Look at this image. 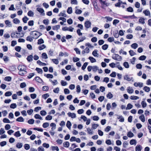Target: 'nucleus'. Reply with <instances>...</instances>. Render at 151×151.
I'll return each mask as SVG.
<instances>
[{
    "label": "nucleus",
    "mask_w": 151,
    "mask_h": 151,
    "mask_svg": "<svg viewBox=\"0 0 151 151\" xmlns=\"http://www.w3.org/2000/svg\"><path fill=\"white\" fill-rule=\"evenodd\" d=\"M97 51L96 50H94L92 52V55L95 57H98V54L97 52Z\"/></svg>",
    "instance_id": "bf43d9fd"
},
{
    "label": "nucleus",
    "mask_w": 151,
    "mask_h": 151,
    "mask_svg": "<svg viewBox=\"0 0 151 151\" xmlns=\"http://www.w3.org/2000/svg\"><path fill=\"white\" fill-rule=\"evenodd\" d=\"M137 143L135 139H132L130 141V144L131 145H136Z\"/></svg>",
    "instance_id": "7c9ffc66"
},
{
    "label": "nucleus",
    "mask_w": 151,
    "mask_h": 151,
    "mask_svg": "<svg viewBox=\"0 0 151 151\" xmlns=\"http://www.w3.org/2000/svg\"><path fill=\"white\" fill-rule=\"evenodd\" d=\"M12 80V78L10 76H6L4 80L7 81H10Z\"/></svg>",
    "instance_id": "09e8293b"
},
{
    "label": "nucleus",
    "mask_w": 151,
    "mask_h": 151,
    "mask_svg": "<svg viewBox=\"0 0 151 151\" xmlns=\"http://www.w3.org/2000/svg\"><path fill=\"white\" fill-rule=\"evenodd\" d=\"M27 60L29 62L32 61L33 60L32 55H31L28 56L27 58Z\"/></svg>",
    "instance_id": "f8f14e48"
},
{
    "label": "nucleus",
    "mask_w": 151,
    "mask_h": 151,
    "mask_svg": "<svg viewBox=\"0 0 151 151\" xmlns=\"http://www.w3.org/2000/svg\"><path fill=\"white\" fill-rule=\"evenodd\" d=\"M30 34L32 35L33 39H36L42 35V34L36 31H34L30 32Z\"/></svg>",
    "instance_id": "f03ea898"
},
{
    "label": "nucleus",
    "mask_w": 151,
    "mask_h": 151,
    "mask_svg": "<svg viewBox=\"0 0 151 151\" xmlns=\"http://www.w3.org/2000/svg\"><path fill=\"white\" fill-rule=\"evenodd\" d=\"M88 59L91 60V62L92 63L95 62L96 61V60L93 58L92 57H89Z\"/></svg>",
    "instance_id": "c9c22d12"
},
{
    "label": "nucleus",
    "mask_w": 151,
    "mask_h": 151,
    "mask_svg": "<svg viewBox=\"0 0 151 151\" xmlns=\"http://www.w3.org/2000/svg\"><path fill=\"white\" fill-rule=\"evenodd\" d=\"M14 135L17 137H19L21 136V135L20 133V132L19 131H18L17 132H16L14 134Z\"/></svg>",
    "instance_id": "a18cd8bd"
},
{
    "label": "nucleus",
    "mask_w": 151,
    "mask_h": 151,
    "mask_svg": "<svg viewBox=\"0 0 151 151\" xmlns=\"http://www.w3.org/2000/svg\"><path fill=\"white\" fill-rule=\"evenodd\" d=\"M118 119H119V121L120 122H123L124 121V119L122 116H120L118 118Z\"/></svg>",
    "instance_id": "0e129e2a"
},
{
    "label": "nucleus",
    "mask_w": 151,
    "mask_h": 151,
    "mask_svg": "<svg viewBox=\"0 0 151 151\" xmlns=\"http://www.w3.org/2000/svg\"><path fill=\"white\" fill-rule=\"evenodd\" d=\"M138 47V45L136 43H134L132 44L131 45V47L134 49H136Z\"/></svg>",
    "instance_id": "c85d7f7f"
},
{
    "label": "nucleus",
    "mask_w": 151,
    "mask_h": 151,
    "mask_svg": "<svg viewBox=\"0 0 151 151\" xmlns=\"http://www.w3.org/2000/svg\"><path fill=\"white\" fill-rule=\"evenodd\" d=\"M12 95V93L10 91H7L5 93V96H11Z\"/></svg>",
    "instance_id": "13d9d810"
},
{
    "label": "nucleus",
    "mask_w": 151,
    "mask_h": 151,
    "mask_svg": "<svg viewBox=\"0 0 151 151\" xmlns=\"http://www.w3.org/2000/svg\"><path fill=\"white\" fill-rule=\"evenodd\" d=\"M123 65L126 68H129V65L128 63L127 62H125L123 63Z\"/></svg>",
    "instance_id": "c03bdc74"
},
{
    "label": "nucleus",
    "mask_w": 151,
    "mask_h": 151,
    "mask_svg": "<svg viewBox=\"0 0 151 151\" xmlns=\"http://www.w3.org/2000/svg\"><path fill=\"white\" fill-rule=\"evenodd\" d=\"M42 57L43 58L45 59H47L48 58L47 54L45 52H43L42 54Z\"/></svg>",
    "instance_id": "37998d69"
},
{
    "label": "nucleus",
    "mask_w": 151,
    "mask_h": 151,
    "mask_svg": "<svg viewBox=\"0 0 151 151\" xmlns=\"http://www.w3.org/2000/svg\"><path fill=\"white\" fill-rule=\"evenodd\" d=\"M34 117L36 119H39L40 120L42 119V117L40 116L39 114H35Z\"/></svg>",
    "instance_id": "473e14b6"
},
{
    "label": "nucleus",
    "mask_w": 151,
    "mask_h": 151,
    "mask_svg": "<svg viewBox=\"0 0 151 151\" xmlns=\"http://www.w3.org/2000/svg\"><path fill=\"white\" fill-rule=\"evenodd\" d=\"M17 107V105L15 103L12 104L10 105V107L12 109H15Z\"/></svg>",
    "instance_id": "052dcab7"
},
{
    "label": "nucleus",
    "mask_w": 151,
    "mask_h": 151,
    "mask_svg": "<svg viewBox=\"0 0 151 151\" xmlns=\"http://www.w3.org/2000/svg\"><path fill=\"white\" fill-rule=\"evenodd\" d=\"M23 146L22 144L21 143L18 142L16 145L17 147L18 148H20L22 147Z\"/></svg>",
    "instance_id": "2f4dec72"
},
{
    "label": "nucleus",
    "mask_w": 151,
    "mask_h": 151,
    "mask_svg": "<svg viewBox=\"0 0 151 151\" xmlns=\"http://www.w3.org/2000/svg\"><path fill=\"white\" fill-rule=\"evenodd\" d=\"M143 90L145 92H148L150 91V88L148 87L145 86L143 88Z\"/></svg>",
    "instance_id": "f3484780"
},
{
    "label": "nucleus",
    "mask_w": 151,
    "mask_h": 151,
    "mask_svg": "<svg viewBox=\"0 0 151 151\" xmlns=\"http://www.w3.org/2000/svg\"><path fill=\"white\" fill-rule=\"evenodd\" d=\"M36 9L37 11L39 12L42 15H45V14L44 13V11L43 9L41 8H37Z\"/></svg>",
    "instance_id": "1a4fd4ad"
},
{
    "label": "nucleus",
    "mask_w": 151,
    "mask_h": 151,
    "mask_svg": "<svg viewBox=\"0 0 151 151\" xmlns=\"http://www.w3.org/2000/svg\"><path fill=\"white\" fill-rule=\"evenodd\" d=\"M139 119L142 122H144L145 121V117L143 114L141 115L139 117Z\"/></svg>",
    "instance_id": "4be33fe9"
},
{
    "label": "nucleus",
    "mask_w": 151,
    "mask_h": 151,
    "mask_svg": "<svg viewBox=\"0 0 151 151\" xmlns=\"http://www.w3.org/2000/svg\"><path fill=\"white\" fill-rule=\"evenodd\" d=\"M18 69L19 70V74L21 76H24L27 73V67L24 65H19L17 67Z\"/></svg>",
    "instance_id": "f257e3e1"
},
{
    "label": "nucleus",
    "mask_w": 151,
    "mask_h": 151,
    "mask_svg": "<svg viewBox=\"0 0 151 151\" xmlns=\"http://www.w3.org/2000/svg\"><path fill=\"white\" fill-rule=\"evenodd\" d=\"M46 47V46L45 45L43 44L39 46L38 47V49L40 50H42L45 48Z\"/></svg>",
    "instance_id": "5701e85b"
},
{
    "label": "nucleus",
    "mask_w": 151,
    "mask_h": 151,
    "mask_svg": "<svg viewBox=\"0 0 151 151\" xmlns=\"http://www.w3.org/2000/svg\"><path fill=\"white\" fill-rule=\"evenodd\" d=\"M68 115L69 117H71L72 118H75L76 117V115L75 113H71L70 112L68 113Z\"/></svg>",
    "instance_id": "9b49d317"
},
{
    "label": "nucleus",
    "mask_w": 151,
    "mask_h": 151,
    "mask_svg": "<svg viewBox=\"0 0 151 151\" xmlns=\"http://www.w3.org/2000/svg\"><path fill=\"white\" fill-rule=\"evenodd\" d=\"M145 19L144 18L141 17L139 20V22L142 24H144L145 23Z\"/></svg>",
    "instance_id": "6ab92c4d"
},
{
    "label": "nucleus",
    "mask_w": 151,
    "mask_h": 151,
    "mask_svg": "<svg viewBox=\"0 0 151 151\" xmlns=\"http://www.w3.org/2000/svg\"><path fill=\"white\" fill-rule=\"evenodd\" d=\"M134 136V134L131 131H129L127 133V136L129 137H132Z\"/></svg>",
    "instance_id": "a211bd4d"
},
{
    "label": "nucleus",
    "mask_w": 151,
    "mask_h": 151,
    "mask_svg": "<svg viewBox=\"0 0 151 151\" xmlns=\"http://www.w3.org/2000/svg\"><path fill=\"white\" fill-rule=\"evenodd\" d=\"M37 64H38L39 65H40L45 66V65H46V63H42V62H41L40 60H37Z\"/></svg>",
    "instance_id": "dca6fc26"
},
{
    "label": "nucleus",
    "mask_w": 151,
    "mask_h": 151,
    "mask_svg": "<svg viewBox=\"0 0 151 151\" xmlns=\"http://www.w3.org/2000/svg\"><path fill=\"white\" fill-rule=\"evenodd\" d=\"M34 15V13L32 11H29L27 13V15L29 17H33Z\"/></svg>",
    "instance_id": "b1692460"
},
{
    "label": "nucleus",
    "mask_w": 151,
    "mask_h": 151,
    "mask_svg": "<svg viewBox=\"0 0 151 151\" xmlns=\"http://www.w3.org/2000/svg\"><path fill=\"white\" fill-rule=\"evenodd\" d=\"M52 61L55 64L57 65L58 63V59H52Z\"/></svg>",
    "instance_id": "e2e57ef3"
},
{
    "label": "nucleus",
    "mask_w": 151,
    "mask_h": 151,
    "mask_svg": "<svg viewBox=\"0 0 151 151\" xmlns=\"http://www.w3.org/2000/svg\"><path fill=\"white\" fill-rule=\"evenodd\" d=\"M143 13L145 14L146 16H149L150 17V12L148 9H146L144 10L143 11Z\"/></svg>",
    "instance_id": "6e6552de"
},
{
    "label": "nucleus",
    "mask_w": 151,
    "mask_h": 151,
    "mask_svg": "<svg viewBox=\"0 0 151 151\" xmlns=\"http://www.w3.org/2000/svg\"><path fill=\"white\" fill-rule=\"evenodd\" d=\"M122 17L124 18H130L131 19H135L137 18V17L135 16L134 14L130 16H124Z\"/></svg>",
    "instance_id": "0eeeda50"
},
{
    "label": "nucleus",
    "mask_w": 151,
    "mask_h": 151,
    "mask_svg": "<svg viewBox=\"0 0 151 151\" xmlns=\"http://www.w3.org/2000/svg\"><path fill=\"white\" fill-rule=\"evenodd\" d=\"M141 104L142 105V107L143 108H145L147 104L145 101H143L141 103Z\"/></svg>",
    "instance_id": "774afa93"
},
{
    "label": "nucleus",
    "mask_w": 151,
    "mask_h": 151,
    "mask_svg": "<svg viewBox=\"0 0 151 151\" xmlns=\"http://www.w3.org/2000/svg\"><path fill=\"white\" fill-rule=\"evenodd\" d=\"M44 76L46 77L47 78H52L53 77V76L52 74H45Z\"/></svg>",
    "instance_id": "c756f323"
},
{
    "label": "nucleus",
    "mask_w": 151,
    "mask_h": 151,
    "mask_svg": "<svg viewBox=\"0 0 151 151\" xmlns=\"http://www.w3.org/2000/svg\"><path fill=\"white\" fill-rule=\"evenodd\" d=\"M127 92L129 93H132L133 92L134 90L130 87H129L127 89Z\"/></svg>",
    "instance_id": "4468645a"
},
{
    "label": "nucleus",
    "mask_w": 151,
    "mask_h": 151,
    "mask_svg": "<svg viewBox=\"0 0 151 151\" xmlns=\"http://www.w3.org/2000/svg\"><path fill=\"white\" fill-rule=\"evenodd\" d=\"M60 25L59 24L53 26L52 28L53 30H57L60 28Z\"/></svg>",
    "instance_id": "412c9836"
},
{
    "label": "nucleus",
    "mask_w": 151,
    "mask_h": 151,
    "mask_svg": "<svg viewBox=\"0 0 151 151\" xmlns=\"http://www.w3.org/2000/svg\"><path fill=\"white\" fill-rule=\"evenodd\" d=\"M5 24L9 27H11L12 24H11V22L8 20H6L5 21Z\"/></svg>",
    "instance_id": "2eb2a0df"
},
{
    "label": "nucleus",
    "mask_w": 151,
    "mask_h": 151,
    "mask_svg": "<svg viewBox=\"0 0 151 151\" xmlns=\"http://www.w3.org/2000/svg\"><path fill=\"white\" fill-rule=\"evenodd\" d=\"M113 94L110 92H109L106 95V97L109 99H111L113 97Z\"/></svg>",
    "instance_id": "bb28decb"
},
{
    "label": "nucleus",
    "mask_w": 151,
    "mask_h": 151,
    "mask_svg": "<svg viewBox=\"0 0 151 151\" xmlns=\"http://www.w3.org/2000/svg\"><path fill=\"white\" fill-rule=\"evenodd\" d=\"M35 79L37 82L39 83H42L43 82L42 80L39 77L37 76L35 78Z\"/></svg>",
    "instance_id": "9d476101"
},
{
    "label": "nucleus",
    "mask_w": 151,
    "mask_h": 151,
    "mask_svg": "<svg viewBox=\"0 0 151 151\" xmlns=\"http://www.w3.org/2000/svg\"><path fill=\"white\" fill-rule=\"evenodd\" d=\"M24 149L26 150H28L30 148V146L28 144H25L24 145Z\"/></svg>",
    "instance_id": "f704fd0d"
},
{
    "label": "nucleus",
    "mask_w": 151,
    "mask_h": 151,
    "mask_svg": "<svg viewBox=\"0 0 151 151\" xmlns=\"http://www.w3.org/2000/svg\"><path fill=\"white\" fill-rule=\"evenodd\" d=\"M112 58L116 60L121 61L122 60V57L120 56L118 54H115L113 55Z\"/></svg>",
    "instance_id": "20e7f679"
},
{
    "label": "nucleus",
    "mask_w": 151,
    "mask_h": 151,
    "mask_svg": "<svg viewBox=\"0 0 151 151\" xmlns=\"http://www.w3.org/2000/svg\"><path fill=\"white\" fill-rule=\"evenodd\" d=\"M146 57L145 56L142 55L139 58V59L141 60H144L146 59Z\"/></svg>",
    "instance_id": "3c124183"
},
{
    "label": "nucleus",
    "mask_w": 151,
    "mask_h": 151,
    "mask_svg": "<svg viewBox=\"0 0 151 151\" xmlns=\"http://www.w3.org/2000/svg\"><path fill=\"white\" fill-rule=\"evenodd\" d=\"M93 71L94 72H96L98 70V67L97 66H94L92 67Z\"/></svg>",
    "instance_id": "6e6d98bb"
},
{
    "label": "nucleus",
    "mask_w": 151,
    "mask_h": 151,
    "mask_svg": "<svg viewBox=\"0 0 151 151\" xmlns=\"http://www.w3.org/2000/svg\"><path fill=\"white\" fill-rule=\"evenodd\" d=\"M124 78L125 80H126L129 81H130L133 79V78L132 77H130L128 75H125L124 76Z\"/></svg>",
    "instance_id": "423d86ee"
},
{
    "label": "nucleus",
    "mask_w": 151,
    "mask_h": 151,
    "mask_svg": "<svg viewBox=\"0 0 151 151\" xmlns=\"http://www.w3.org/2000/svg\"><path fill=\"white\" fill-rule=\"evenodd\" d=\"M88 65V63L85 62V63H84L82 67V69L83 70H84L86 68Z\"/></svg>",
    "instance_id": "603ef678"
},
{
    "label": "nucleus",
    "mask_w": 151,
    "mask_h": 151,
    "mask_svg": "<svg viewBox=\"0 0 151 151\" xmlns=\"http://www.w3.org/2000/svg\"><path fill=\"white\" fill-rule=\"evenodd\" d=\"M13 23L15 24H19L20 23L19 20L17 18H15L13 20Z\"/></svg>",
    "instance_id": "cd10ccee"
},
{
    "label": "nucleus",
    "mask_w": 151,
    "mask_h": 151,
    "mask_svg": "<svg viewBox=\"0 0 151 151\" xmlns=\"http://www.w3.org/2000/svg\"><path fill=\"white\" fill-rule=\"evenodd\" d=\"M142 149V147L141 145H137L135 147V151H141V150Z\"/></svg>",
    "instance_id": "ddd939ff"
},
{
    "label": "nucleus",
    "mask_w": 151,
    "mask_h": 151,
    "mask_svg": "<svg viewBox=\"0 0 151 151\" xmlns=\"http://www.w3.org/2000/svg\"><path fill=\"white\" fill-rule=\"evenodd\" d=\"M91 23L89 21H87L85 22L84 26L86 29H88L91 27Z\"/></svg>",
    "instance_id": "39448f33"
},
{
    "label": "nucleus",
    "mask_w": 151,
    "mask_h": 151,
    "mask_svg": "<svg viewBox=\"0 0 151 151\" xmlns=\"http://www.w3.org/2000/svg\"><path fill=\"white\" fill-rule=\"evenodd\" d=\"M49 126V123L48 122L44 123L42 127L43 128H46L48 127Z\"/></svg>",
    "instance_id": "4d7b16f0"
},
{
    "label": "nucleus",
    "mask_w": 151,
    "mask_h": 151,
    "mask_svg": "<svg viewBox=\"0 0 151 151\" xmlns=\"http://www.w3.org/2000/svg\"><path fill=\"white\" fill-rule=\"evenodd\" d=\"M71 125L72 124L69 121H68L66 123V126L69 129H70V127L71 126Z\"/></svg>",
    "instance_id": "aec40b11"
},
{
    "label": "nucleus",
    "mask_w": 151,
    "mask_h": 151,
    "mask_svg": "<svg viewBox=\"0 0 151 151\" xmlns=\"http://www.w3.org/2000/svg\"><path fill=\"white\" fill-rule=\"evenodd\" d=\"M28 19V18L26 16H24L22 19V21L24 23H26Z\"/></svg>",
    "instance_id": "79ce46f5"
},
{
    "label": "nucleus",
    "mask_w": 151,
    "mask_h": 151,
    "mask_svg": "<svg viewBox=\"0 0 151 151\" xmlns=\"http://www.w3.org/2000/svg\"><path fill=\"white\" fill-rule=\"evenodd\" d=\"M67 12L69 14H71L72 12V8L71 7H68L67 9Z\"/></svg>",
    "instance_id": "de8ad7c7"
},
{
    "label": "nucleus",
    "mask_w": 151,
    "mask_h": 151,
    "mask_svg": "<svg viewBox=\"0 0 151 151\" xmlns=\"http://www.w3.org/2000/svg\"><path fill=\"white\" fill-rule=\"evenodd\" d=\"M108 45L107 44H104L102 45V49L104 50H106L108 48Z\"/></svg>",
    "instance_id": "5fc2aeb1"
},
{
    "label": "nucleus",
    "mask_w": 151,
    "mask_h": 151,
    "mask_svg": "<svg viewBox=\"0 0 151 151\" xmlns=\"http://www.w3.org/2000/svg\"><path fill=\"white\" fill-rule=\"evenodd\" d=\"M49 96V95L48 93H45L42 95V97L45 99H46L47 97Z\"/></svg>",
    "instance_id": "69168bd1"
},
{
    "label": "nucleus",
    "mask_w": 151,
    "mask_h": 151,
    "mask_svg": "<svg viewBox=\"0 0 151 151\" xmlns=\"http://www.w3.org/2000/svg\"><path fill=\"white\" fill-rule=\"evenodd\" d=\"M35 70L37 71L38 73L42 74V73L43 71L41 68H37L35 69Z\"/></svg>",
    "instance_id": "72a5a7b5"
},
{
    "label": "nucleus",
    "mask_w": 151,
    "mask_h": 151,
    "mask_svg": "<svg viewBox=\"0 0 151 151\" xmlns=\"http://www.w3.org/2000/svg\"><path fill=\"white\" fill-rule=\"evenodd\" d=\"M130 99L133 100H136L139 99V97L137 96H131L130 97Z\"/></svg>",
    "instance_id": "a878e982"
},
{
    "label": "nucleus",
    "mask_w": 151,
    "mask_h": 151,
    "mask_svg": "<svg viewBox=\"0 0 151 151\" xmlns=\"http://www.w3.org/2000/svg\"><path fill=\"white\" fill-rule=\"evenodd\" d=\"M81 91V88L79 85L76 86V92L78 93H79Z\"/></svg>",
    "instance_id": "864d4df0"
},
{
    "label": "nucleus",
    "mask_w": 151,
    "mask_h": 151,
    "mask_svg": "<svg viewBox=\"0 0 151 151\" xmlns=\"http://www.w3.org/2000/svg\"><path fill=\"white\" fill-rule=\"evenodd\" d=\"M127 11L129 12H133V9L132 8L131 6H129L127 8Z\"/></svg>",
    "instance_id": "49530a36"
},
{
    "label": "nucleus",
    "mask_w": 151,
    "mask_h": 151,
    "mask_svg": "<svg viewBox=\"0 0 151 151\" xmlns=\"http://www.w3.org/2000/svg\"><path fill=\"white\" fill-rule=\"evenodd\" d=\"M129 52L131 56H132L136 54V53L133 50H131L129 51Z\"/></svg>",
    "instance_id": "e433bc0d"
},
{
    "label": "nucleus",
    "mask_w": 151,
    "mask_h": 151,
    "mask_svg": "<svg viewBox=\"0 0 151 151\" xmlns=\"http://www.w3.org/2000/svg\"><path fill=\"white\" fill-rule=\"evenodd\" d=\"M46 112L45 110H42L40 111V114L42 116H45L46 114Z\"/></svg>",
    "instance_id": "338daca9"
},
{
    "label": "nucleus",
    "mask_w": 151,
    "mask_h": 151,
    "mask_svg": "<svg viewBox=\"0 0 151 151\" xmlns=\"http://www.w3.org/2000/svg\"><path fill=\"white\" fill-rule=\"evenodd\" d=\"M16 121L19 122H23L24 121V119L22 116H20L16 119Z\"/></svg>",
    "instance_id": "393cba45"
},
{
    "label": "nucleus",
    "mask_w": 151,
    "mask_h": 151,
    "mask_svg": "<svg viewBox=\"0 0 151 151\" xmlns=\"http://www.w3.org/2000/svg\"><path fill=\"white\" fill-rule=\"evenodd\" d=\"M101 5V7L103 9H105V7L109 6V4L106 2L105 0H99Z\"/></svg>",
    "instance_id": "7ed1b4c3"
},
{
    "label": "nucleus",
    "mask_w": 151,
    "mask_h": 151,
    "mask_svg": "<svg viewBox=\"0 0 151 151\" xmlns=\"http://www.w3.org/2000/svg\"><path fill=\"white\" fill-rule=\"evenodd\" d=\"M44 43V41L42 38L38 40L37 44L38 45H40Z\"/></svg>",
    "instance_id": "ea45409f"
},
{
    "label": "nucleus",
    "mask_w": 151,
    "mask_h": 151,
    "mask_svg": "<svg viewBox=\"0 0 151 151\" xmlns=\"http://www.w3.org/2000/svg\"><path fill=\"white\" fill-rule=\"evenodd\" d=\"M63 146L65 147H68L69 146V143L68 142H64Z\"/></svg>",
    "instance_id": "58836bf2"
},
{
    "label": "nucleus",
    "mask_w": 151,
    "mask_h": 151,
    "mask_svg": "<svg viewBox=\"0 0 151 151\" xmlns=\"http://www.w3.org/2000/svg\"><path fill=\"white\" fill-rule=\"evenodd\" d=\"M3 121L5 123H10L11 122L9 120L6 118H4L3 119Z\"/></svg>",
    "instance_id": "8fccbe9b"
},
{
    "label": "nucleus",
    "mask_w": 151,
    "mask_h": 151,
    "mask_svg": "<svg viewBox=\"0 0 151 151\" xmlns=\"http://www.w3.org/2000/svg\"><path fill=\"white\" fill-rule=\"evenodd\" d=\"M27 122L29 124H33L34 122V120L33 119H31L28 120Z\"/></svg>",
    "instance_id": "680f3d73"
},
{
    "label": "nucleus",
    "mask_w": 151,
    "mask_h": 151,
    "mask_svg": "<svg viewBox=\"0 0 151 151\" xmlns=\"http://www.w3.org/2000/svg\"><path fill=\"white\" fill-rule=\"evenodd\" d=\"M49 89V87L48 86H44L42 87V90L44 91H48Z\"/></svg>",
    "instance_id": "4c0bfd02"
},
{
    "label": "nucleus",
    "mask_w": 151,
    "mask_h": 151,
    "mask_svg": "<svg viewBox=\"0 0 151 151\" xmlns=\"http://www.w3.org/2000/svg\"><path fill=\"white\" fill-rule=\"evenodd\" d=\"M133 106L130 103L128 104L127 107L126 108V109H130L132 108Z\"/></svg>",
    "instance_id": "a19ab883"
}]
</instances>
